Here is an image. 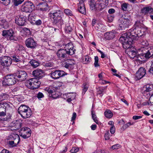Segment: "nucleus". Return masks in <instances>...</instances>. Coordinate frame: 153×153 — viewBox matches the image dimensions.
<instances>
[{
	"instance_id": "22",
	"label": "nucleus",
	"mask_w": 153,
	"mask_h": 153,
	"mask_svg": "<svg viewBox=\"0 0 153 153\" xmlns=\"http://www.w3.org/2000/svg\"><path fill=\"white\" fill-rule=\"evenodd\" d=\"M108 0H97V4H98V7L100 10L106 7L108 4Z\"/></svg>"
},
{
	"instance_id": "33",
	"label": "nucleus",
	"mask_w": 153,
	"mask_h": 153,
	"mask_svg": "<svg viewBox=\"0 0 153 153\" xmlns=\"http://www.w3.org/2000/svg\"><path fill=\"white\" fill-rule=\"evenodd\" d=\"M97 28L101 32H104L106 30V28L104 25L100 23H98L96 26Z\"/></svg>"
},
{
	"instance_id": "37",
	"label": "nucleus",
	"mask_w": 153,
	"mask_h": 153,
	"mask_svg": "<svg viewBox=\"0 0 153 153\" xmlns=\"http://www.w3.org/2000/svg\"><path fill=\"white\" fill-rule=\"evenodd\" d=\"M0 106L4 108L6 110L7 108L10 107L9 105L6 102H0Z\"/></svg>"
},
{
	"instance_id": "62",
	"label": "nucleus",
	"mask_w": 153,
	"mask_h": 153,
	"mask_svg": "<svg viewBox=\"0 0 153 153\" xmlns=\"http://www.w3.org/2000/svg\"><path fill=\"white\" fill-rule=\"evenodd\" d=\"M1 153H12L10 152L9 151L6 149H3L2 150L1 152Z\"/></svg>"
},
{
	"instance_id": "39",
	"label": "nucleus",
	"mask_w": 153,
	"mask_h": 153,
	"mask_svg": "<svg viewBox=\"0 0 153 153\" xmlns=\"http://www.w3.org/2000/svg\"><path fill=\"white\" fill-rule=\"evenodd\" d=\"M1 22H3V23L2 24L0 23V25L2 27L6 28L8 27L7 22L5 21V20H3L1 21Z\"/></svg>"
},
{
	"instance_id": "2",
	"label": "nucleus",
	"mask_w": 153,
	"mask_h": 153,
	"mask_svg": "<svg viewBox=\"0 0 153 153\" xmlns=\"http://www.w3.org/2000/svg\"><path fill=\"white\" fill-rule=\"evenodd\" d=\"M49 14L54 25H55L58 28H61L62 25L63 24V22L61 17L62 12L59 10L51 12Z\"/></svg>"
},
{
	"instance_id": "1",
	"label": "nucleus",
	"mask_w": 153,
	"mask_h": 153,
	"mask_svg": "<svg viewBox=\"0 0 153 153\" xmlns=\"http://www.w3.org/2000/svg\"><path fill=\"white\" fill-rule=\"evenodd\" d=\"M143 25L139 21H137L134 27L129 29V32L123 34L126 35V37L131 39L132 41L137 39L139 36L143 35L146 30L143 27Z\"/></svg>"
},
{
	"instance_id": "51",
	"label": "nucleus",
	"mask_w": 153,
	"mask_h": 153,
	"mask_svg": "<svg viewBox=\"0 0 153 153\" xmlns=\"http://www.w3.org/2000/svg\"><path fill=\"white\" fill-rule=\"evenodd\" d=\"M127 4L126 3H124L122 5V9L123 11H126L127 10Z\"/></svg>"
},
{
	"instance_id": "10",
	"label": "nucleus",
	"mask_w": 153,
	"mask_h": 153,
	"mask_svg": "<svg viewBox=\"0 0 153 153\" xmlns=\"http://www.w3.org/2000/svg\"><path fill=\"white\" fill-rule=\"evenodd\" d=\"M140 51L142 52L140 54L146 59H149L153 56V47L147 48H141Z\"/></svg>"
},
{
	"instance_id": "3",
	"label": "nucleus",
	"mask_w": 153,
	"mask_h": 153,
	"mask_svg": "<svg viewBox=\"0 0 153 153\" xmlns=\"http://www.w3.org/2000/svg\"><path fill=\"white\" fill-rule=\"evenodd\" d=\"M128 15V14L124 15L120 19L119 29L124 30L131 25V20L130 17Z\"/></svg>"
},
{
	"instance_id": "36",
	"label": "nucleus",
	"mask_w": 153,
	"mask_h": 153,
	"mask_svg": "<svg viewBox=\"0 0 153 153\" xmlns=\"http://www.w3.org/2000/svg\"><path fill=\"white\" fill-rule=\"evenodd\" d=\"M91 114L92 115V117L94 121L97 123L98 124V121L97 120V117L94 111L92 110L91 111Z\"/></svg>"
},
{
	"instance_id": "50",
	"label": "nucleus",
	"mask_w": 153,
	"mask_h": 153,
	"mask_svg": "<svg viewBox=\"0 0 153 153\" xmlns=\"http://www.w3.org/2000/svg\"><path fill=\"white\" fill-rule=\"evenodd\" d=\"M79 151V149L74 147L70 150V152L72 153H76Z\"/></svg>"
},
{
	"instance_id": "19",
	"label": "nucleus",
	"mask_w": 153,
	"mask_h": 153,
	"mask_svg": "<svg viewBox=\"0 0 153 153\" xmlns=\"http://www.w3.org/2000/svg\"><path fill=\"white\" fill-rule=\"evenodd\" d=\"M146 74L145 68L143 67L140 68L136 74L135 79L138 80L143 77Z\"/></svg>"
},
{
	"instance_id": "46",
	"label": "nucleus",
	"mask_w": 153,
	"mask_h": 153,
	"mask_svg": "<svg viewBox=\"0 0 153 153\" xmlns=\"http://www.w3.org/2000/svg\"><path fill=\"white\" fill-rule=\"evenodd\" d=\"M67 63L69 65L71 66L75 64V61L72 59H68L67 60Z\"/></svg>"
},
{
	"instance_id": "43",
	"label": "nucleus",
	"mask_w": 153,
	"mask_h": 153,
	"mask_svg": "<svg viewBox=\"0 0 153 153\" xmlns=\"http://www.w3.org/2000/svg\"><path fill=\"white\" fill-rule=\"evenodd\" d=\"M24 34L26 35H29L30 34V31L28 28L25 27L23 29Z\"/></svg>"
},
{
	"instance_id": "17",
	"label": "nucleus",
	"mask_w": 153,
	"mask_h": 153,
	"mask_svg": "<svg viewBox=\"0 0 153 153\" xmlns=\"http://www.w3.org/2000/svg\"><path fill=\"white\" fill-rule=\"evenodd\" d=\"M65 73L63 71L58 70L52 71L50 73V74L52 78L57 79L65 75Z\"/></svg>"
},
{
	"instance_id": "40",
	"label": "nucleus",
	"mask_w": 153,
	"mask_h": 153,
	"mask_svg": "<svg viewBox=\"0 0 153 153\" xmlns=\"http://www.w3.org/2000/svg\"><path fill=\"white\" fill-rule=\"evenodd\" d=\"M88 85L86 83L83 84L82 87V94H85L88 89Z\"/></svg>"
},
{
	"instance_id": "5",
	"label": "nucleus",
	"mask_w": 153,
	"mask_h": 153,
	"mask_svg": "<svg viewBox=\"0 0 153 153\" xmlns=\"http://www.w3.org/2000/svg\"><path fill=\"white\" fill-rule=\"evenodd\" d=\"M18 112L24 119L30 117L31 115V111L27 106L22 105L18 109Z\"/></svg>"
},
{
	"instance_id": "58",
	"label": "nucleus",
	"mask_w": 153,
	"mask_h": 153,
	"mask_svg": "<svg viewBox=\"0 0 153 153\" xmlns=\"http://www.w3.org/2000/svg\"><path fill=\"white\" fill-rule=\"evenodd\" d=\"M115 128L114 126H111L110 129V132L111 134H114L115 131Z\"/></svg>"
},
{
	"instance_id": "29",
	"label": "nucleus",
	"mask_w": 153,
	"mask_h": 153,
	"mask_svg": "<svg viewBox=\"0 0 153 153\" xmlns=\"http://www.w3.org/2000/svg\"><path fill=\"white\" fill-rule=\"evenodd\" d=\"M105 36L106 39L109 40L114 38L115 36V33L112 32H107L105 33Z\"/></svg>"
},
{
	"instance_id": "32",
	"label": "nucleus",
	"mask_w": 153,
	"mask_h": 153,
	"mask_svg": "<svg viewBox=\"0 0 153 153\" xmlns=\"http://www.w3.org/2000/svg\"><path fill=\"white\" fill-rule=\"evenodd\" d=\"M29 63L34 68L38 67L39 65V63L38 61L33 59L31 60Z\"/></svg>"
},
{
	"instance_id": "42",
	"label": "nucleus",
	"mask_w": 153,
	"mask_h": 153,
	"mask_svg": "<svg viewBox=\"0 0 153 153\" xmlns=\"http://www.w3.org/2000/svg\"><path fill=\"white\" fill-rule=\"evenodd\" d=\"M94 65L95 67H98L99 66V65L98 63L99 61V58L98 56H96L94 58Z\"/></svg>"
},
{
	"instance_id": "4",
	"label": "nucleus",
	"mask_w": 153,
	"mask_h": 153,
	"mask_svg": "<svg viewBox=\"0 0 153 153\" xmlns=\"http://www.w3.org/2000/svg\"><path fill=\"white\" fill-rule=\"evenodd\" d=\"M126 35L122 34L119 39L122 46L124 48L126 49L128 51L130 49H133L134 48L132 46L133 41L131 39H129V38L126 37Z\"/></svg>"
},
{
	"instance_id": "55",
	"label": "nucleus",
	"mask_w": 153,
	"mask_h": 153,
	"mask_svg": "<svg viewBox=\"0 0 153 153\" xmlns=\"http://www.w3.org/2000/svg\"><path fill=\"white\" fill-rule=\"evenodd\" d=\"M120 147V145L119 144H116L113 145L112 148L113 149H117Z\"/></svg>"
},
{
	"instance_id": "38",
	"label": "nucleus",
	"mask_w": 153,
	"mask_h": 153,
	"mask_svg": "<svg viewBox=\"0 0 153 153\" xmlns=\"http://www.w3.org/2000/svg\"><path fill=\"white\" fill-rule=\"evenodd\" d=\"M85 64H88L90 63L91 60V58L88 55H86L85 57Z\"/></svg>"
},
{
	"instance_id": "31",
	"label": "nucleus",
	"mask_w": 153,
	"mask_h": 153,
	"mask_svg": "<svg viewBox=\"0 0 153 153\" xmlns=\"http://www.w3.org/2000/svg\"><path fill=\"white\" fill-rule=\"evenodd\" d=\"M89 5L91 9L92 10H94L97 8L98 10H100V9H99V8L98 7V4H97V1H96V4H95L92 1H91Z\"/></svg>"
},
{
	"instance_id": "25",
	"label": "nucleus",
	"mask_w": 153,
	"mask_h": 153,
	"mask_svg": "<svg viewBox=\"0 0 153 153\" xmlns=\"http://www.w3.org/2000/svg\"><path fill=\"white\" fill-rule=\"evenodd\" d=\"M132 49H130V50H128L127 51L128 52V55L130 58L133 59L134 57H136L137 58H139V57L140 56V55H137V52L135 51L132 50Z\"/></svg>"
},
{
	"instance_id": "24",
	"label": "nucleus",
	"mask_w": 153,
	"mask_h": 153,
	"mask_svg": "<svg viewBox=\"0 0 153 153\" xmlns=\"http://www.w3.org/2000/svg\"><path fill=\"white\" fill-rule=\"evenodd\" d=\"M141 12L145 15L150 13H153V9L150 6L144 7L141 9Z\"/></svg>"
},
{
	"instance_id": "35",
	"label": "nucleus",
	"mask_w": 153,
	"mask_h": 153,
	"mask_svg": "<svg viewBox=\"0 0 153 153\" xmlns=\"http://www.w3.org/2000/svg\"><path fill=\"white\" fill-rule=\"evenodd\" d=\"M105 116L107 118H110L113 116V114L109 110H107L104 112Z\"/></svg>"
},
{
	"instance_id": "54",
	"label": "nucleus",
	"mask_w": 153,
	"mask_h": 153,
	"mask_svg": "<svg viewBox=\"0 0 153 153\" xmlns=\"http://www.w3.org/2000/svg\"><path fill=\"white\" fill-rule=\"evenodd\" d=\"M37 97L38 99H40L44 97L43 94L41 92H39L37 94Z\"/></svg>"
},
{
	"instance_id": "59",
	"label": "nucleus",
	"mask_w": 153,
	"mask_h": 153,
	"mask_svg": "<svg viewBox=\"0 0 153 153\" xmlns=\"http://www.w3.org/2000/svg\"><path fill=\"white\" fill-rule=\"evenodd\" d=\"M10 137L12 140H15L16 138L18 139L19 136L18 134H13L12 135L10 136Z\"/></svg>"
},
{
	"instance_id": "61",
	"label": "nucleus",
	"mask_w": 153,
	"mask_h": 153,
	"mask_svg": "<svg viewBox=\"0 0 153 153\" xmlns=\"http://www.w3.org/2000/svg\"><path fill=\"white\" fill-rule=\"evenodd\" d=\"M76 116V113L75 112H74L72 115V117L71 118V121H73L75 120Z\"/></svg>"
},
{
	"instance_id": "14",
	"label": "nucleus",
	"mask_w": 153,
	"mask_h": 153,
	"mask_svg": "<svg viewBox=\"0 0 153 153\" xmlns=\"http://www.w3.org/2000/svg\"><path fill=\"white\" fill-rule=\"evenodd\" d=\"M12 61V59L7 56H2L0 57V63L3 66H9L11 64Z\"/></svg>"
},
{
	"instance_id": "60",
	"label": "nucleus",
	"mask_w": 153,
	"mask_h": 153,
	"mask_svg": "<svg viewBox=\"0 0 153 153\" xmlns=\"http://www.w3.org/2000/svg\"><path fill=\"white\" fill-rule=\"evenodd\" d=\"M97 51L101 54V57L102 58H104L105 57V54L103 53V52L101 51L99 49H98Z\"/></svg>"
},
{
	"instance_id": "56",
	"label": "nucleus",
	"mask_w": 153,
	"mask_h": 153,
	"mask_svg": "<svg viewBox=\"0 0 153 153\" xmlns=\"http://www.w3.org/2000/svg\"><path fill=\"white\" fill-rule=\"evenodd\" d=\"M142 117V116H141L135 115L133 116V119L134 120H136L141 119Z\"/></svg>"
},
{
	"instance_id": "57",
	"label": "nucleus",
	"mask_w": 153,
	"mask_h": 153,
	"mask_svg": "<svg viewBox=\"0 0 153 153\" xmlns=\"http://www.w3.org/2000/svg\"><path fill=\"white\" fill-rule=\"evenodd\" d=\"M8 143L10 146L12 147L15 146L16 145V143H14V141H9L8 142Z\"/></svg>"
},
{
	"instance_id": "7",
	"label": "nucleus",
	"mask_w": 153,
	"mask_h": 153,
	"mask_svg": "<svg viewBox=\"0 0 153 153\" xmlns=\"http://www.w3.org/2000/svg\"><path fill=\"white\" fill-rule=\"evenodd\" d=\"M17 81L15 74L14 75H8L4 77L2 84L3 85L10 86L14 84Z\"/></svg>"
},
{
	"instance_id": "8",
	"label": "nucleus",
	"mask_w": 153,
	"mask_h": 153,
	"mask_svg": "<svg viewBox=\"0 0 153 153\" xmlns=\"http://www.w3.org/2000/svg\"><path fill=\"white\" fill-rule=\"evenodd\" d=\"M27 84L29 88L31 89L34 90L40 87L41 82L36 78H32L27 81Z\"/></svg>"
},
{
	"instance_id": "26",
	"label": "nucleus",
	"mask_w": 153,
	"mask_h": 153,
	"mask_svg": "<svg viewBox=\"0 0 153 153\" xmlns=\"http://www.w3.org/2000/svg\"><path fill=\"white\" fill-rule=\"evenodd\" d=\"M39 9L41 11H46L49 8L48 4L46 2L40 3L39 4Z\"/></svg>"
},
{
	"instance_id": "53",
	"label": "nucleus",
	"mask_w": 153,
	"mask_h": 153,
	"mask_svg": "<svg viewBox=\"0 0 153 153\" xmlns=\"http://www.w3.org/2000/svg\"><path fill=\"white\" fill-rule=\"evenodd\" d=\"M141 44L143 45H148L149 43L148 41L146 40H142L141 42Z\"/></svg>"
},
{
	"instance_id": "44",
	"label": "nucleus",
	"mask_w": 153,
	"mask_h": 153,
	"mask_svg": "<svg viewBox=\"0 0 153 153\" xmlns=\"http://www.w3.org/2000/svg\"><path fill=\"white\" fill-rule=\"evenodd\" d=\"M44 66L46 67H52L53 66L54 63L51 62H47L44 64Z\"/></svg>"
},
{
	"instance_id": "30",
	"label": "nucleus",
	"mask_w": 153,
	"mask_h": 153,
	"mask_svg": "<svg viewBox=\"0 0 153 153\" xmlns=\"http://www.w3.org/2000/svg\"><path fill=\"white\" fill-rule=\"evenodd\" d=\"M78 10L82 14H85L86 13L85 5L81 6V5H78Z\"/></svg>"
},
{
	"instance_id": "13",
	"label": "nucleus",
	"mask_w": 153,
	"mask_h": 153,
	"mask_svg": "<svg viewBox=\"0 0 153 153\" xmlns=\"http://www.w3.org/2000/svg\"><path fill=\"white\" fill-rule=\"evenodd\" d=\"M144 89H145L143 92V95L147 98L149 97L150 95L153 94V85L147 84L144 87Z\"/></svg>"
},
{
	"instance_id": "6",
	"label": "nucleus",
	"mask_w": 153,
	"mask_h": 153,
	"mask_svg": "<svg viewBox=\"0 0 153 153\" xmlns=\"http://www.w3.org/2000/svg\"><path fill=\"white\" fill-rule=\"evenodd\" d=\"M60 87L51 86L49 88H46L45 90L49 94V96L54 99L58 98L61 95V93L59 92Z\"/></svg>"
},
{
	"instance_id": "63",
	"label": "nucleus",
	"mask_w": 153,
	"mask_h": 153,
	"mask_svg": "<svg viewBox=\"0 0 153 153\" xmlns=\"http://www.w3.org/2000/svg\"><path fill=\"white\" fill-rule=\"evenodd\" d=\"M115 10L113 8L110 9L108 10V12L110 14H112L114 13Z\"/></svg>"
},
{
	"instance_id": "41",
	"label": "nucleus",
	"mask_w": 153,
	"mask_h": 153,
	"mask_svg": "<svg viewBox=\"0 0 153 153\" xmlns=\"http://www.w3.org/2000/svg\"><path fill=\"white\" fill-rule=\"evenodd\" d=\"M24 0H15L13 3L16 6H18L19 4H21Z\"/></svg>"
},
{
	"instance_id": "28",
	"label": "nucleus",
	"mask_w": 153,
	"mask_h": 153,
	"mask_svg": "<svg viewBox=\"0 0 153 153\" xmlns=\"http://www.w3.org/2000/svg\"><path fill=\"white\" fill-rule=\"evenodd\" d=\"M22 123L19 121L16 120L14 121L13 124V126L14 127V129L17 130L20 128L22 126Z\"/></svg>"
},
{
	"instance_id": "15",
	"label": "nucleus",
	"mask_w": 153,
	"mask_h": 153,
	"mask_svg": "<svg viewBox=\"0 0 153 153\" xmlns=\"http://www.w3.org/2000/svg\"><path fill=\"white\" fill-rule=\"evenodd\" d=\"M31 131L28 127L22 128L20 131V135L24 139H27L30 137Z\"/></svg>"
},
{
	"instance_id": "9",
	"label": "nucleus",
	"mask_w": 153,
	"mask_h": 153,
	"mask_svg": "<svg viewBox=\"0 0 153 153\" xmlns=\"http://www.w3.org/2000/svg\"><path fill=\"white\" fill-rule=\"evenodd\" d=\"M35 6L30 1L24 2L21 7L22 11L26 13H30L34 10Z\"/></svg>"
},
{
	"instance_id": "12",
	"label": "nucleus",
	"mask_w": 153,
	"mask_h": 153,
	"mask_svg": "<svg viewBox=\"0 0 153 153\" xmlns=\"http://www.w3.org/2000/svg\"><path fill=\"white\" fill-rule=\"evenodd\" d=\"M17 81L22 82L27 77V72L24 71H18L15 74Z\"/></svg>"
},
{
	"instance_id": "23",
	"label": "nucleus",
	"mask_w": 153,
	"mask_h": 153,
	"mask_svg": "<svg viewBox=\"0 0 153 153\" xmlns=\"http://www.w3.org/2000/svg\"><path fill=\"white\" fill-rule=\"evenodd\" d=\"M68 44V48L65 50L67 51L68 55H72L75 53L76 50L74 48V46L71 43H70Z\"/></svg>"
},
{
	"instance_id": "21",
	"label": "nucleus",
	"mask_w": 153,
	"mask_h": 153,
	"mask_svg": "<svg viewBox=\"0 0 153 153\" xmlns=\"http://www.w3.org/2000/svg\"><path fill=\"white\" fill-rule=\"evenodd\" d=\"M32 74L37 79H41L44 75L43 70L39 69H37L33 71L32 72Z\"/></svg>"
},
{
	"instance_id": "64",
	"label": "nucleus",
	"mask_w": 153,
	"mask_h": 153,
	"mask_svg": "<svg viewBox=\"0 0 153 153\" xmlns=\"http://www.w3.org/2000/svg\"><path fill=\"white\" fill-rule=\"evenodd\" d=\"M149 72L151 74H153V65H152L149 70Z\"/></svg>"
},
{
	"instance_id": "48",
	"label": "nucleus",
	"mask_w": 153,
	"mask_h": 153,
	"mask_svg": "<svg viewBox=\"0 0 153 153\" xmlns=\"http://www.w3.org/2000/svg\"><path fill=\"white\" fill-rule=\"evenodd\" d=\"M34 21L35 22L34 23V24L37 26L40 25L42 24V21L40 19H38L36 21L35 20Z\"/></svg>"
},
{
	"instance_id": "27",
	"label": "nucleus",
	"mask_w": 153,
	"mask_h": 153,
	"mask_svg": "<svg viewBox=\"0 0 153 153\" xmlns=\"http://www.w3.org/2000/svg\"><path fill=\"white\" fill-rule=\"evenodd\" d=\"M12 57L13 58V59L12 60L14 62H23V64H24V61L22 60L21 58L18 55H14L12 56Z\"/></svg>"
},
{
	"instance_id": "49",
	"label": "nucleus",
	"mask_w": 153,
	"mask_h": 153,
	"mask_svg": "<svg viewBox=\"0 0 153 153\" xmlns=\"http://www.w3.org/2000/svg\"><path fill=\"white\" fill-rule=\"evenodd\" d=\"M105 88H100L99 91L98 93L101 96H102L103 95L102 93L104 92V90L105 89Z\"/></svg>"
},
{
	"instance_id": "45",
	"label": "nucleus",
	"mask_w": 153,
	"mask_h": 153,
	"mask_svg": "<svg viewBox=\"0 0 153 153\" xmlns=\"http://www.w3.org/2000/svg\"><path fill=\"white\" fill-rule=\"evenodd\" d=\"M64 13L66 14L71 16L72 14L71 11L69 9H66L64 10Z\"/></svg>"
},
{
	"instance_id": "47",
	"label": "nucleus",
	"mask_w": 153,
	"mask_h": 153,
	"mask_svg": "<svg viewBox=\"0 0 153 153\" xmlns=\"http://www.w3.org/2000/svg\"><path fill=\"white\" fill-rule=\"evenodd\" d=\"M71 27L70 26H67L65 27V31L66 33H69L72 31Z\"/></svg>"
},
{
	"instance_id": "11",
	"label": "nucleus",
	"mask_w": 153,
	"mask_h": 153,
	"mask_svg": "<svg viewBox=\"0 0 153 153\" xmlns=\"http://www.w3.org/2000/svg\"><path fill=\"white\" fill-rule=\"evenodd\" d=\"M14 33L11 29L4 30L2 31L3 36L7 38L8 40L10 41H16L17 38L14 35Z\"/></svg>"
},
{
	"instance_id": "52",
	"label": "nucleus",
	"mask_w": 153,
	"mask_h": 153,
	"mask_svg": "<svg viewBox=\"0 0 153 153\" xmlns=\"http://www.w3.org/2000/svg\"><path fill=\"white\" fill-rule=\"evenodd\" d=\"M105 140H108L110 138V133L108 131H107L105 134Z\"/></svg>"
},
{
	"instance_id": "18",
	"label": "nucleus",
	"mask_w": 153,
	"mask_h": 153,
	"mask_svg": "<svg viewBox=\"0 0 153 153\" xmlns=\"http://www.w3.org/2000/svg\"><path fill=\"white\" fill-rule=\"evenodd\" d=\"M26 20V17L24 16H17L15 18V23L19 26H24L25 25Z\"/></svg>"
},
{
	"instance_id": "16",
	"label": "nucleus",
	"mask_w": 153,
	"mask_h": 153,
	"mask_svg": "<svg viewBox=\"0 0 153 153\" xmlns=\"http://www.w3.org/2000/svg\"><path fill=\"white\" fill-rule=\"evenodd\" d=\"M25 44L27 47L31 49H34L36 48L37 43L32 37L28 38L25 41Z\"/></svg>"
},
{
	"instance_id": "20",
	"label": "nucleus",
	"mask_w": 153,
	"mask_h": 153,
	"mask_svg": "<svg viewBox=\"0 0 153 153\" xmlns=\"http://www.w3.org/2000/svg\"><path fill=\"white\" fill-rule=\"evenodd\" d=\"M57 56L60 59L67 58V51L65 49H60L56 53Z\"/></svg>"
},
{
	"instance_id": "34",
	"label": "nucleus",
	"mask_w": 153,
	"mask_h": 153,
	"mask_svg": "<svg viewBox=\"0 0 153 153\" xmlns=\"http://www.w3.org/2000/svg\"><path fill=\"white\" fill-rule=\"evenodd\" d=\"M9 95L6 93L0 94V101L2 102L3 100H6L9 97Z\"/></svg>"
}]
</instances>
